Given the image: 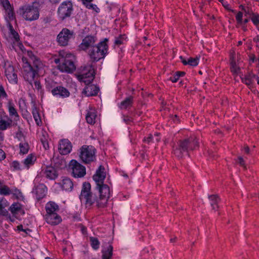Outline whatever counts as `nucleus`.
<instances>
[{
    "mask_svg": "<svg viewBox=\"0 0 259 259\" xmlns=\"http://www.w3.org/2000/svg\"><path fill=\"white\" fill-rule=\"evenodd\" d=\"M105 178V168L103 166L100 165L93 176V179L96 182L97 188L100 193L99 200L97 201V207L99 208H103L106 206L111 194L109 187L103 184Z\"/></svg>",
    "mask_w": 259,
    "mask_h": 259,
    "instance_id": "1",
    "label": "nucleus"
},
{
    "mask_svg": "<svg viewBox=\"0 0 259 259\" xmlns=\"http://www.w3.org/2000/svg\"><path fill=\"white\" fill-rule=\"evenodd\" d=\"M198 143L197 139L194 136L180 140L177 145L174 147V154L179 158H182L185 153L197 148L199 146Z\"/></svg>",
    "mask_w": 259,
    "mask_h": 259,
    "instance_id": "2",
    "label": "nucleus"
},
{
    "mask_svg": "<svg viewBox=\"0 0 259 259\" xmlns=\"http://www.w3.org/2000/svg\"><path fill=\"white\" fill-rule=\"evenodd\" d=\"M108 39L105 38L89 50L88 55L93 62H98L105 57L108 54Z\"/></svg>",
    "mask_w": 259,
    "mask_h": 259,
    "instance_id": "3",
    "label": "nucleus"
},
{
    "mask_svg": "<svg viewBox=\"0 0 259 259\" xmlns=\"http://www.w3.org/2000/svg\"><path fill=\"white\" fill-rule=\"evenodd\" d=\"M91 184L88 182H84L82 185L79 196V199L81 203H83L87 208L91 207L95 203H96L97 206V201L99 200V198L91 191Z\"/></svg>",
    "mask_w": 259,
    "mask_h": 259,
    "instance_id": "4",
    "label": "nucleus"
},
{
    "mask_svg": "<svg viewBox=\"0 0 259 259\" xmlns=\"http://www.w3.org/2000/svg\"><path fill=\"white\" fill-rule=\"evenodd\" d=\"M60 56H62L61 63L58 66V69L62 72L68 73L72 72L75 69L74 61L75 57L71 53L61 51L59 53Z\"/></svg>",
    "mask_w": 259,
    "mask_h": 259,
    "instance_id": "5",
    "label": "nucleus"
},
{
    "mask_svg": "<svg viewBox=\"0 0 259 259\" xmlns=\"http://www.w3.org/2000/svg\"><path fill=\"white\" fill-rule=\"evenodd\" d=\"M18 13L25 20L29 21L36 20L39 16L38 9L33 5L21 6L19 9Z\"/></svg>",
    "mask_w": 259,
    "mask_h": 259,
    "instance_id": "6",
    "label": "nucleus"
},
{
    "mask_svg": "<svg viewBox=\"0 0 259 259\" xmlns=\"http://www.w3.org/2000/svg\"><path fill=\"white\" fill-rule=\"evenodd\" d=\"M94 147L84 145L80 149L79 157L84 163H89L96 159Z\"/></svg>",
    "mask_w": 259,
    "mask_h": 259,
    "instance_id": "7",
    "label": "nucleus"
},
{
    "mask_svg": "<svg viewBox=\"0 0 259 259\" xmlns=\"http://www.w3.org/2000/svg\"><path fill=\"white\" fill-rule=\"evenodd\" d=\"M22 60L24 62V65L23 66V74L24 78L31 86H32L33 81L35 79V78L37 75L38 71L33 68L30 63L26 61V58H23Z\"/></svg>",
    "mask_w": 259,
    "mask_h": 259,
    "instance_id": "8",
    "label": "nucleus"
},
{
    "mask_svg": "<svg viewBox=\"0 0 259 259\" xmlns=\"http://www.w3.org/2000/svg\"><path fill=\"white\" fill-rule=\"evenodd\" d=\"M75 33L73 31L67 28H63L57 35V41L61 46H66L71 39H74Z\"/></svg>",
    "mask_w": 259,
    "mask_h": 259,
    "instance_id": "9",
    "label": "nucleus"
},
{
    "mask_svg": "<svg viewBox=\"0 0 259 259\" xmlns=\"http://www.w3.org/2000/svg\"><path fill=\"white\" fill-rule=\"evenodd\" d=\"M72 11V3L70 2H64L61 4L58 8V16L62 20H64L70 16Z\"/></svg>",
    "mask_w": 259,
    "mask_h": 259,
    "instance_id": "10",
    "label": "nucleus"
},
{
    "mask_svg": "<svg viewBox=\"0 0 259 259\" xmlns=\"http://www.w3.org/2000/svg\"><path fill=\"white\" fill-rule=\"evenodd\" d=\"M69 166L72 169V173L75 178H82L86 174L85 168L75 160L70 161Z\"/></svg>",
    "mask_w": 259,
    "mask_h": 259,
    "instance_id": "11",
    "label": "nucleus"
},
{
    "mask_svg": "<svg viewBox=\"0 0 259 259\" xmlns=\"http://www.w3.org/2000/svg\"><path fill=\"white\" fill-rule=\"evenodd\" d=\"M97 38L93 35H87L82 40L81 43L78 46L79 50L85 51L90 50L96 45Z\"/></svg>",
    "mask_w": 259,
    "mask_h": 259,
    "instance_id": "12",
    "label": "nucleus"
},
{
    "mask_svg": "<svg viewBox=\"0 0 259 259\" xmlns=\"http://www.w3.org/2000/svg\"><path fill=\"white\" fill-rule=\"evenodd\" d=\"M5 75L11 83H17V75L15 72L14 67L9 63H6L4 65Z\"/></svg>",
    "mask_w": 259,
    "mask_h": 259,
    "instance_id": "13",
    "label": "nucleus"
},
{
    "mask_svg": "<svg viewBox=\"0 0 259 259\" xmlns=\"http://www.w3.org/2000/svg\"><path fill=\"white\" fill-rule=\"evenodd\" d=\"M72 146L68 139H62L60 141L58 150L61 155H67L70 153Z\"/></svg>",
    "mask_w": 259,
    "mask_h": 259,
    "instance_id": "14",
    "label": "nucleus"
},
{
    "mask_svg": "<svg viewBox=\"0 0 259 259\" xmlns=\"http://www.w3.org/2000/svg\"><path fill=\"white\" fill-rule=\"evenodd\" d=\"M51 93L56 97L65 98L70 96V92L65 87L62 85H58L51 90Z\"/></svg>",
    "mask_w": 259,
    "mask_h": 259,
    "instance_id": "15",
    "label": "nucleus"
},
{
    "mask_svg": "<svg viewBox=\"0 0 259 259\" xmlns=\"http://www.w3.org/2000/svg\"><path fill=\"white\" fill-rule=\"evenodd\" d=\"M40 174L42 176L49 180H55L58 177V173L56 169L53 166H47L41 170Z\"/></svg>",
    "mask_w": 259,
    "mask_h": 259,
    "instance_id": "16",
    "label": "nucleus"
},
{
    "mask_svg": "<svg viewBox=\"0 0 259 259\" xmlns=\"http://www.w3.org/2000/svg\"><path fill=\"white\" fill-rule=\"evenodd\" d=\"M47 192V187L43 184H40L34 187L32 193L35 194L36 198L40 200L46 195Z\"/></svg>",
    "mask_w": 259,
    "mask_h": 259,
    "instance_id": "17",
    "label": "nucleus"
},
{
    "mask_svg": "<svg viewBox=\"0 0 259 259\" xmlns=\"http://www.w3.org/2000/svg\"><path fill=\"white\" fill-rule=\"evenodd\" d=\"M27 56L29 57L30 61L32 62L33 68L37 71L43 67V64L41 60L36 56H35L32 51H29L27 52Z\"/></svg>",
    "mask_w": 259,
    "mask_h": 259,
    "instance_id": "18",
    "label": "nucleus"
},
{
    "mask_svg": "<svg viewBox=\"0 0 259 259\" xmlns=\"http://www.w3.org/2000/svg\"><path fill=\"white\" fill-rule=\"evenodd\" d=\"M45 218L46 222L52 225H58L62 221L60 216L57 213L46 214Z\"/></svg>",
    "mask_w": 259,
    "mask_h": 259,
    "instance_id": "19",
    "label": "nucleus"
},
{
    "mask_svg": "<svg viewBox=\"0 0 259 259\" xmlns=\"http://www.w3.org/2000/svg\"><path fill=\"white\" fill-rule=\"evenodd\" d=\"M87 85L84 89L83 93L87 97L96 96L99 91V88L94 84Z\"/></svg>",
    "mask_w": 259,
    "mask_h": 259,
    "instance_id": "20",
    "label": "nucleus"
},
{
    "mask_svg": "<svg viewBox=\"0 0 259 259\" xmlns=\"http://www.w3.org/2000/svg\"><path fill=\"white\" fill-rule=\"evenodd\" d=\"M76 76L79 81L84 82L85 84H89L94 78L95 72L85 73L83 76H79V74H77Z\"/></svg>",
    "mask_w": 259,
    "mask_h": 259,
    "instance_id": "21",
    "label": "nucleus"
},
{
    "mask_svg": "<svg viewBox=\"0 0 259 259\" xmlns=\"http://www.w3.org/2000/svg\"><path fill=\"white\" fill-rule=\"evenodd\" d=\"M255 77L256 75L254 74L252 72H249L244 77H241V80L243 83L250 88L253 86Z\"/></svg>",
    "mask_w": 259,
    "mask_h": 259,
    "instance_id": "22",
    "label": "nucleus"
},
{
    "mask_svg": "<svg viewBox=\"0 0 259 259\" xmlns=\"http://www.w3.org/2000/svg\"><path fill=\"white\" fill-rule=\"evenodd\" d=\"M97 117V112L96 110L93 108H90L86 115V120L90 124H94Z\"/></svg>",
    "mask_w": 259,
    "mask_h": 259,
    "instance_id": "23",
    "label": "nucleus"
},
{
    "mask_svg": "<svg viewBox=\"0 0 259 259\" xmlns=\"http://www.w3.org/2000/svg\"><path fill=\"white\" fill-rule=\"evenodd\" d=\"M52 162L54 163V166L58 168L62 169L65 168L67 165L66 161L62 156H54L53 158Z\"/></svg>",
    "mask_w": 259,
    "mask_h": 259,
    "instance_id": "24",
    "label": "nucleus"
},
{
    "mask_svg": "<svg viewBox=\"0 0 259 259\" xmlns=\"http://www.w3.org/2000/svg\"><path fill=\"white\" fill-rule=\"evenodd\" d=\"M46 214L57 213L59 210V206L54 202L50 201L48 202L45 206Z\"/></svg>",
    "mask_w": 259,
    "mask_h": 259,
    "instance_id": "25",
    "label": "nucleus"
},
{
    "mask_svg": "<svg viewBox=\"0 0 259 259\" xmlns=\"http://www.w3.org/2000/svg\"><path fill=\"white\" fill-rule=\"evenodd\" d=\"M36 160V157L34 154H29L23 162L24 167L28 169L34 164Z\"/></svg>",
    "mask_w": 259,
    "mask_h": 259,
    "instance_id": "26",
    "label": "nucleus"
},
{
    "mask_svg": "<svg viewBox=\"0 0 259 259\" xmlns=\"http://www.w3.org/2000/svg\"><path fill=\"white\" fill-rule=\"evenodd\" d=\"M133 104V97L130 96L123 100L119 105L121 109H127L132 106Z\"/></svg>",
    "mask_w": 259,
    "mask_h": 259,
    "instance_id": "27",
    "label": "nucleus"
},
{
    "mask_svg": "<svg viewBox=\"0 0 259 259\" xmlns=\"http://www.w3.org/2000/svg\"><path fill=\"white\" fill-rule=\"evenodd\" d=\"M61 186L63 189L66 191H71L73 184L69 178H65L62 181Z\"/></svg>",
    "mask_w": 259,
    "mask_h": 259,
    "instance_id": "28",
    "label": "nucleus"
},
{
    "mask_svg": "<svg viewBox=\"0 0 259 259\" xmlns=\"http://www.w3.org/2000/svg\"><path fill=\"white\" fill-rule=\"evenodd\" d=\"M90 72H94L95 71L93 65L91 64H89L84 66H81L77 74H79V76H83L85 73Z\"/></svg>",
    "mask_w": 259,
    "mask_h": 259,
    "instance_id": "29",
    "label": "nucleus"
},
{
    "mask_svg": "<svg viewBox=\"0 0 259 259\" xmlns=\"http://www.w3.org/2000/svg\"><path fill=\"white\" fill-rule=\"evenodd\" d=\"M102 259H111L113 255V247L109 245L107 248L102 250Z\"/></svg>",
    "mask_w": 259,
    "mask_h": 259,
    "instance_id": "30",
    "label": "nucleus"
},
{
    "mask_svg": "<svg viewBox=\"0 0 259 259\" xmlns=\"http://www.w3.org/2000/svg\"><path fill=\"white\" fill-rule=\"evenodd\" d=\"M8 26L9 30L10 37L13 38L16 42H18L20 40V38L18 32L14 30L12 25L10 22L8 23Z\"/></svg>",
    "mask_w": 259,
    "mask_h": 259,
    "instance_id": "31",
    "label": "nucleus"
},
{
    "mask_svg": "<svg viewBox=\"0 0 259 259\" xmlns=\"http://www.w3.org/2000/svg\"><path fill=\"white\" fill-rule=\"evenodd\" d=\"M8 109L9 112L10 116L11 117H14V121L17 122L19 120V116L17 111V110L15 108L14 105L11 103H9Z\"/></svg>",
    "mask_w": 259,
    "mask_h": 259,
    "instance_id": "32",
    "label": "nucleus"
},
{
    "mask_svg": "<svg viewBox=\"0 0 259 259\" xmlns=\"http://www.w3.org/2000/svg\"><path fill=\"white\" fill-rule=\"evenodd\" d=\"M9 204L7 200L4 198H0V214L7 216L8 215V211L5 209V208L8 206Z\"/></svg>",
    "mask_w": 259,
    "mask_h": 259,
    "instance_id": "33",
    "label": "nucleus"
},
{
    "mask_svg": "<svg viewBox=\"0 0 259 259\" xmlns=\"http://www.w3.org/2000/svg\"><path fill=\"white\" fill-rule=\"evenodd\" d=\"M230 61V69L231 72L235 74H238L240 70V68L238 67L236 65V62L235 61V57L234 53L231 55Z\"/></svg>",
    "mask_w": 259,
    "mask_h": 259,
    "instance_id": "34",
    "label": "nucleus"
},
{
    "mask_svg": "<svg viewBox=\"0 0 259 259\" xmlns=\"http://www.w3.org/2000/svg\"><path fill=\"white\" fill-rule=\"evenodd\" d=\"M32 114L37 125H40L41 124V118L38 112V110L35 106H33L32 107Z\"/></svg>",
    "mask_w": 259,
    "mask_h": 259,
    "instance_id": "35",
    "label": "nucleus"
},
{
    "mask_svg": "<svg viewBox=\"0 0 259 259\" xmlns=\"http://www.w3.org/2000/svg\"><path fill=\"white\" fill-rule=\"evenodd\" d=\"M5 10L6 14V19L7 21H12L15 18L13 8L12 6Z\"/></svg>",
    "mask_w": 259,
    "mask_h": 259,
    "instance_id": "36",
    "label": "nucleus"
},
{
    "mask_svg": "<svg viewBox=\"0 0 259 259\" xmlns=\"http://www.w3.org/2000/svg\"><path fill=\"white\" fill-rule=\"evenodd\" d=\"M12 120L9 119L6 121L4 119L0 120V131H5L12 126Z\"/></svg>",
    "mask_w": 259,
    "mask_h": 259,
    "instance_id": "37",
    "label": "nucleus"
},
{
    "mask_svg": "<svg viewBox=\"0 0 259 259\" xmlns=\"http://www.w3.org/2000/svg\"><path fill=\"white\" fill-rule=\"evenodd\" d=\"M209 199L211 201L210 204L213 209L218 208V203L220 201V198L216 195H212L209 196Z\"/></svg>",
    "mask_w": 259,
    "mask_h": 259,
    "instance_id": "38",
    "label": "nucleus"
},
{
    "mask_svg": "<svg viewBox=\"0 0 259 259\" xmlns=\"http://www.w3.org/2000/svg\"><path fill=\"white\" fill-rule=\"evenodd\" d=\"M11 193V190L8 186L4 185L0 181V194L4 195H9Z\"/></svg>",
    "mask_w": 259,
    "mask_h": 259,
    "instance_id": "39",
    "label": "nucleus"
},
{
    "mask_svg": "<svg viewBox=\"0 0 259 259\" xmlns=\"http://www.w3.org/2000/svg\"><path fill=\"white\" fill-rule=\"evenodd\" d=\"M13 214H17L22 210V205L19 203H13L9 208Z\"/></svg>",
    "mask_w": 259,
    "mask_h": 259,
    "instance_id": "40",
    "label": "nucleus"
},
{
    "mask_svg": "<svg viewBox=\"0 0 259 259\" xmlns=\"http://www.w3.org/2000/svg\"><path fill=\"white\" fill-rule=\"evenodd\" d=\"M91 244L93 248L95 250L99 248L100 242L97 238L91 237L90 238Z\"/></svg>",
    "mask_w": 259,
    "mask_h": 259,
    "instance_id": "41",
    "label": "nucleus"
},
{
    "mask_svg": "<svg viewBox=\"0 0 259 259\" xmlns=\"http://www.w3.org/2000/svg\"><path fill=\"white\" fill-rule=\"evenodd\" d=\"M19 147L21 153L24 154H26L28 152L29 146L28 143H21L19 144Z\"/></svg>",
    "mask_w": 259,
    "mask_h": 259,
    "instance_id": "42",
    "label": "nucleus"
},
{
    "mask_svg": "<svg viewBox=\"0 0 259 259\" xmlns=\"http://www.w3.org/2000/svg\"><path fill=\"white\" fill-rule=\"evenodd\" d=\"M199 58L198 57L196 58H189L188 60V65L191 66H196L199 63Z\"/></svg>",
    "mask_w": 259,
    "mask_h": 259,
    "instance_id": "43",
    "label": "nucleus"
},
{
    "mask_svg": "<svg viewBox=\"0 0 259 259\" xmlns=\"http://www.w3.org/2000/svg\"><path fill=\"white\" fill-rule=\"evenodd\" d=\"M250 19L251 20L255 26H257L259 24V15L258 14L251 13Z\"/></svg>",
    "mask_w": 259,
    "mask_h": 259,
    "instance_id": "44",
    "label": "nucleus"
},
{
    "mask_svg": "<svg viewBox=\"0 0 259 259\" xmlns=\"http://www.w3.org/2000/svg\"><path fill=\"white\" fill-rule=\"evenodd\" d=\"M125 40V35H120L118 37L115 38L114 44L118 46L123 44V41Z\"/></svg>",
    "mask_w": 259,
    "mask_h": 259,
    "instance_id": "45",
    "label": "nucleus"
},
{
    "mask_svg": "<svg viewBox=\"0 0 259 259\" xmlns=\"http://www.w3.org/2000/svg\"><path fill=\"white\" fill-rule=\"evenodd\" d=\"M11 190V194H13L14 195L16 196L17 198H20L23 196L22 193L18 189L15 188V189H12Z\"/></svg>",
    "mask_w": 259,
    "mask_h": 259,
    "instance_id": "46",
    "label": "nucleus"
},
{
    "mask_svg": "<svg viewBox=\"0 0 259 259\" xmlns=\"http://www.w3.org/2000/svg\"><path fill=\"white\" fill-rule=\"evenodd\" d=\"M33 82H34V85L35 87L34 89H36L38 92L41 93V85L39 81L37 80V79H35Z\"/></svg>",
    "mask_w": 259,
    "mask_h": 259,
    "instance_id": "47",
    "label": "nucleus"
},
{
    "mask_svg": "<svg viewBox=\"0 0 259 259\" xmlns=\"http://www.w3.org/2000/svg\"><path fill=\"white\" fill-rule=\"evenodd\" d=\"M12 167L15 170H21L22 168L20 167V164L17 161H14L12 163Z\"/></svg>",
    "mask_w": 259,
    "mask_h": 259,
    "instance_id": "48",
    "label": "nucleus"
},
{
    "mask_svg": "<svg viewBox=\"0 0 259 259\" xmlns=\"http://www.w3.org/2000/svg\"><path fill=\"white\" fill-rule=\"evenodd\" d=\"M0 3L2 5L4 9H8L11 7L8 0H0Z\"/></svg>",
    "mask_w": 259,
    "mask_h": 259,
    "instance_id": "49",
    "label": "nucleus"
},
{
    "mask_svg": "<svg viewBox=\"0 0 259 259\" xmlns=\"http://www.w3.org/2000/svg\"><path fill=\"white\" fill-rule=\"evenodd\" d=\"M242 17L243 13L241 12H239L236 16V19L239 24H242Z\"/></svg>",
    "mask_w": 259,
    "mask_h": 259,
    "instance_id": "50",
    "label": "nucleus"
},
{
    "mask_svg": "<svg viewBox=\"0 0 259 259\" xmlns=\"http://www.w3.org/2000/svg\"><path fill=\"white\" fill-rule=\"evenodd\" d=\"M180 78V75H178L176 72L172 76L170 77L169 80H171L172 82H176L178 81Z\"/></svg>",
    "mask_w": 259,
    "mask_h": 259,
    "instance_id": "51",
    "label": "nucleus"
},
{
    "mask_svg": "<svg viewBox=\"0 0 259 259\" xmlns=\"http://www.w3.org/2000/svg\"><path fill=\"white\" fill-rule=\"evenodd\" d=\"M0 97L3 98L7 97V94L2 85H0Z\"/></svg>",
    "mask_w": 259,
    "mask_h": 259,
    "instance_id": "52",
    "label": "nucleus"
},
{
    "mask_svg": "<svg viewBox=\"0 0 259 259\" xmlns=\"http://www.w3.org/2000/svg\"><path fill=\"white\" fill-rule=\"evenodd\" d=\"M222 5H223V6H224V7L226 9H227V10L230 11H231V12H233V13H234V12H235V11H234V10H232V9H231V7H230V6L229 4H228V3H227V2H223V3H222Z\"/></svg>",
    "mask_w": 259,
    "mask_h": 259,
    "instance_id": "53",
    "label": "nucleus"
},
{
    "mask_svg": "<svg viewBox=\"0 0 259 259\" xmlns=\"http://www.w3.org/2000/svg\"><path fill=\"white\" fill-rule=\"evenodd\" d=\"M238 162L239 163V164L244 167V168H246V166L245 165V162L244 161V159H243V158L241 156H239L238 157Z\"/></svg>",
    "mask_w": 259,
    "mask_h": 259,
    "instance_id": "54",
    "label": "nucleus"
},
{
    "mask_svg": "<svg viewBox=\"0 0 259 259\" xmlns=\"http://www.w3.org/2000/svg\"><path fill=\"white\" fill-rule=\"evenodd\" d=\"M153 140V136L151 134L149 135V136L144 139V141L147 143H149L151 142Z\"/></svg>",
    "mask_w": 259,
    "mask_h": 259,
    "instance_id": "55",
    "label": "nucleus"
},
{
    "mask_svg": "<svg viewBox=\"0 0 259 259\" xmlns=\"http://www.w3.org/2000/svg\"><path fill=\"white\" fill-rule=\"evenodd\" d=\"M250 62H252V63H253V62H258L259 60L258 59H256L255 58V56L254 55H251L250 56Z\"/></svg>",
    "mask_w": 259,
    "mask_h": 259,
    "instance_id": "56",
    "label": "nucleus"
},
{
    "mask_svg": "<svg viewBox=\"0 0 259 259\" xmlns=\"http://www.w3.org/2000/svg\"><path fill=\"white\" fill-rule=\"evenodd\" d=\"M6 158L5 153L4 151L0 149V161L4 160Z\"/></svg>",
    "mask_w": 259,
    "mask_h": 259,
    "instance_id": "57",
    "label": "nucleus"
},
{
    "mask_svg": "<svg viewBox=\"0 0 259 259\" xmlns=\"http://www.w3.org/2000/svg\"><path fill=\"white\" fill-rule=\"evenodd\" d=\"M87 7L89 9H93L94 10H95L96 8L98 9L96 5L92 4H88Z\"/></svg>",
    "mask_w": 259,
    "mask_h": 259,
    "instance_id": "58",
    "label": "nucleus"
},
{
    "mask_svg": "<svg viewBox=\"0 0 259 259\" xmlns=\"http://www.w3.org/2000/svg\"><path fill=\"white\" fill-rule=\"evenodd\" d=\"M41 141L42 144L44 145V148L46 149H47V148H49V144L47 141H44V140H42V139H41Z\"/></svg>",
    "mask_w": 259,
    "mask_h": 259,
    "instance_id": "59",
    "label": "nucleus"
},
{
    "mask_svg": "<svg viewBox=\"0 0 259 259\" xmlns=\"http://www.w3.org/2000/svg\"><path fill=\"white\" fill-rule=\"evenodd\" d=\"M123 120L126 123H128L131 121V118L128 116H124Z\"/></svg>",
    "mask_w": 259,
    "mask_h": 259,
    "instance_id": "60",
    "label": "nucleus"
},
{
    "mask_svg": "<svg viewBox=\"0 0 259 259\" xmlns=\"http://www.w3.org/2000/svg\"><path fill=\"white\" fill-rule=\"evenodd\" d=\"M253 41L256 42V47H259V36L257 35L253 38Z\"/></svg>",
    "mask_w": 259,
    "mask_h": 259,
    "instance_id": "61",
    "label": "nucleus"
},
{
    "mask_svg": "<svg viewBox=\"0 0 259 259\" xmlns=\"http://www.w3.org/2000/svg\"><path fill=\"white\" fill-rule=\"evenodd\" d=\"M180 58L181 60V62L183 63V64L184 65H188V60L187 61L186 60H185L184 59V57H183L182 56H180Z\"/></svg>",
    "mask_w": 259,
    "mask_h": 259,
    "instance_id": "62",
    "label": "nucleus"
},
{
    "mask_svg": "<svg viewBox=\"0 0 259 259\" xmlns=\"http://www.w3.org/2000/svg\"><path fill=\"white\" fill-rule=\"evenodd\" d=\"M18 228V230H19V231H23V232H26V233H27V231H29L30 230L29 229H27V230H24L23 229V226L22 225H19L17 227Z\"/></svg>",
    "mask_w": 259,
    "mask_h": 259,
    "instance_id": "63",
    "label": "nucleus"
},
{
    "mask_svg": "<svg viewBox=\"0 0 259 259\" xmlns=\"http://www.w3.org/2000/svg\"><path fill=\"white\" fill-rule=\"evenodd\" d=\"M243 150L246 154L249 153L250 150H249L248 146H246L244 147L243 148Z\"/></svg>",
    "mask_w": 259,
    "mask_h": 259,
    "instance_id": "64",
    "label": "nucleus"
}]
</instances>
